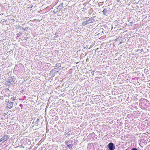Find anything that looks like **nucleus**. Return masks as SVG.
Segmentation results:
<instances>
[{
    "label": "nucleus",
    "mask_w": 150,
    "mask_h": 150,
    "mask_svg": "<svg viewBox=\"0 0 150 150\" xmlns=\"http://www.w3.org/2000/svg\"><path fill=\"white\" fill-rule=\"evenodd\" d=\"M108 146L110 150H113L115 149V146L114 144L112 143H109Z\"/></svg>",
    "instance_id": "obj_1"
},
{
    "label": "nucleus",
    "mask_w": 150,
    "mask_h": 150,
    "mask_svg": "<svg viewBox=\"0 0 150 150\" xmlns=\"http://www.w3.org/2000/svg\"><path fill=\"white\" fill-rule=\"evenodd\" d=\"M13 103L8 102L7 104V107L9 109L11 108L13 106Z\"/></svg>",
    "instance_id": "obj_2"
},
{
    "label": "nucleus",
    "mask_w": 150,
    "mask_h": 150,
    "mask_svg": "<svg viewBox=\"0 0 150 150\" xmlns=\"http://www.w3.org/2000/svg\"><path fill=\"white\" fill-rule=\"evenodd\" d=\"M92 21H90V19H89L88 20H86V21H84L83 22L82 25H83L84 26L85 25H87L88 24H89L91 23H92Z\"/></svg>",
    "instance_id": "obj_3"
},
{
    "label": "nucleus",
    "mask_w": 150,
    "mask_h": 150,
    "mask_svg": "<svg viewBox=\"0 0 150 150\" xmlns=\"http://www.w3.org/2000/svg\"><path fill=\"white\" fill-rule=\"evenodd\" d=\"M8 138L9 137L8 135H5L1 139L0 141H6Z\"/></svg>",
    "instance_id": "obj_4"
},
{
    "label": "nucleus",
    "mask_w": 150,
    "mask_h": 150,
    "mask_svg": "<svg viewBox=\"0 0 150 150\" xmlns=\"http://www.w3.org/2000/svg\"><path fill=\"white\" fill-rule=\"evenodd\" d=\"M71 134V132L70 131H68V132H66L65 134L66 136V137H68Z\"/></svg>",
    "instance_id": "obj_5"
},
{
    "label": "nucleus",
    "mask_w": 150,
    "mask_h": 150,
    "mask_svg": "<svg viewBox=\"0 0 150 150\" xmlns=\"http://www.w3.org/2000/svg\"><path fill=\"white\" fill-rule=\"evenodd\" d=\"M108 11V10L107 9L105 8L104 9L103 11H102V13L104 15L106 16L107 15V13Z\"/></svg>",
    "instance_id": "obj_6"
},
{
    "label": "nucleus",
    "mask_w": 150,
    "mask_h": 150,
    "mask_svg": "<svg viewBox=\"0 0 150 150\" xmlns=\"http://www.w3.org/2000/svg\"><path fill=\"white\" fill-rule=\"evenodd\" d=\"M63 3H62L60 5H59L58 7L57 8H59L60 10L61 9L63 8Z\"/></svg>",
    "instance_id": "obj_7"
},
{
    "label": "nucleus",
    "mask_w": 150,
    "mask_h": 150,
    "mask_svg": "<svg viewBox=\"0 0 150 150\" xmlns=\"http://www.w3.org/2000/svg\"><path fill=\"white\" fill-rule=\"evenodd\" d=\"M68 147H69V148H71L72 146V144H68L67 145Z\"/></svg>",
    "instance_id": "obj_8"
},
{
    "label": "nucleus",
    "mask_w": 150,
    "mask_h": 150,
    "mask_svg": "<svg viewBox=\"0 0 150 150\" xmlns=\"http://www.w3.org/2000/svg\"><path fill=\"white\" fill-rule=\"evenodd\" d=\"M27 141H23V144L24 145H25V146H27L28 145L27 142Z\"/></svg>",
    "instance_id": "obj_9"
},
{
    "label": "nucleus",
    "mask_w": 150,
    "mask_h": 150,
    "mask_svg": "<svg viewBox=\"0 0 150 150\" xmlns=\"http://www.w3.org/2000/svg\"><path fill=\"white\" fill-rule=\"evenodd\" d=\"M11 79L10 80H9V83L8 84V85H11L12 83H11V82H12V81H11Z\"/></svg>",
    "instance_id": "obj_10"
},
{
    "label": "nucleus",
    "mask_w": 150,
    "mask_h": 150,
    "mask_svg": "<svg viewBox=\"0 0 150 150\" xmlns=\"http://www.w3.org/2000/svg\"><path fill=\"white\" fill-rule=\"evenodd\" d=\"M28 145H29L31 144L30 141H27V142Z\"/></svg>",
    "instance_id": "obj_11"
},
{
    "label": "nucleus",
    "mask_w": 150,
    "mask_h": 150,
    "mask_svg": "<svg viewBox=\"0 0 150 150\" xmlns=\"http://www.w3.org/2000/svg\"><path fill=\"white\" fill-rule=\"evenodd\" d=\"M131 150H138L136 148H134L132 149Z\"/></svg>",
    "instance_id": "obj_12"
},
{
    "label": "nucleus",
    "mask_w": 150,
    "mask_h": 150,
    "mask_svg": "<svg viewBox=\"0 0 150 150\" xmlns=\"http://www.w3.org/2000/svg\"><path fill=\"white\" fill-rule=\"evenodd\" d=\"M17 36L19 37L21 35V34L18 33V34H17Z\"/></svg>",
    "instance_id": "obj_13"
},
{
    "label": "nucleus",
    "mask_w": 150,
    "mask_h": 150,
    "mask_svg": "<svg viewBox=\"0 0 150 150\" xmlns=\"http://www.w3.org/2000/svg\"><path fill=\"white\" fill-rule=\"evenodd\" d=\"M33 6V5H30V6L29 7V8H32Z\"/></svg>",
    "instance_id": "obj_14"
},
{
    "label": "nucleus",
    "mask_w": 150,
    "mask_h": 150,
    "mask_svg": "<svg viewBox=\"0 0 150 150\" xmlns=\"http://www.w3.org/2000/svg\"><path fill=\"white\" fill-rule=\"evenodd\" d=\"M39 120L38 119L37 120V121H36V122H38Z\"/></svg>",
    "instance_id": "obj_15"
},
{
    "label": "nucleus",
    "mask_w": 150,
    "mask_h": 150,
    "mask_svg": "<svg viewBox=\"0 0 150 150\" xmlns=\"http://www.w3.org/2000/svg\"><path fill=\"white\" fill-rule=\"evenodd\" d=\"M41 143H40V142L38 143V145H39Z\"/></svg>",
    "instance_id": "obj_16"
},
{
    "label": "nucleus",
    "mask_w": 150,
    "mask_h": 150,
    "mask_svg": "<svg viewBox=\"0 0 150 150\" xmlns=\"http://www.w3.org/2000/svg\"><path fill=\"white\" fill-rule=\"evenodd\" d=\"M120 0H117V2H119L120 1Z\"/></svg>",
    "instance_id": "obj_17"
},
{
    "label": "nucleus",
    "mask_w": 150,
    "mask_h": 150,
    "mask_svg": "<svg viewBox=\"0 0 150 150\" xmlns=\"http://www.w3.org/2000/svg\"><path fill=\"white\" fill-rule=\"evenodd\" d=\"M141 52H143V49H141Z\"/></svg>",
    "instance_id": "obj_18"
},
{
    "label": "nucleus",
    "mask_w": 150,
    "mask_h": 150,
    "mask_svg": "<svg viewBox=\"0 0 150 150\" xmlns=\"http://www.w3.org/2000/svg\"><path fill=\"white\" fill-rule=\"evenodd\" d=\"M91 73L92 74V75H93V74H94V73H93H93L92 72Z\"/></svg>",
    "instance_id": "obj_19"
},
{
    "label": "nucleus",
    "mask_w": 150,
    "mask_h": 150,
    "mask_svg": "<svg viewBox=\"0 0 150 150\" xmlns=\"http://www.w3.org/2000/svg\"><path fill=\"white\" fill-rule=\"evenodd\" d=\"M21 105H22L21 104H20V106H21Z\"/></svg>",
    "instance_id": "obj_20"
}]
</instances>
